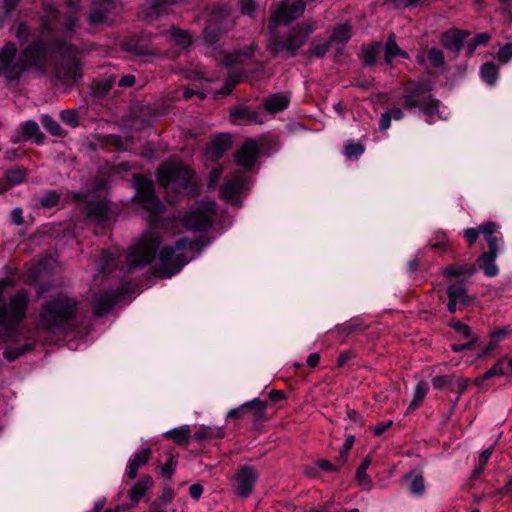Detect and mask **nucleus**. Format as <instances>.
Wrapping results in <instances>:
<instances>
[{
	"instance_id": "obj_12",
	"label": "nucleus",
	"mask_w": 512,
	"mask_h": 512,
	"mask_svg": "<svg viewBox=\"0 0 512 512\" xmlns=\"http://www.w3.org/2000/svg\"><path fill=\"white\" fill-rule=\"evenodd\" d=\"M133 179L142 207L152 214L162 212L164 205L154 193L153 181L140 174Z\"/></svg>"
},
{
	"instance_id": "obj_57",
	"label": "nucleus",
	"mask_w": 512,
	"mask_h": 512,
	"mask_svg": "<svg viewBox=\"0 0 512 512\" xmlns=\"http://www.w3.org/2000/svg\"><path fill=\"white\" fill-rule=\"evenodd\" d=\"M240 10L243 15L253 18L257 10V4L254 0H239Z\"/></svg>"
},
{
	"instance_id": "obj_63",
	"label": "nucleus",
	"mask_w": 512,
	"mask_h": 512,
	"mask_svg": "<svg viewBox=\"0 0 512 512\" xmlns=\"http://www.w3.org/2000/svg\"><path fill=\"white\" fill-rule=\"evenodd\" d=\"M467 387L468 381L466 379L458 378L455 381H453V391L457 393L455 402H457L460 399L461 395L465 392Z\"/></svg>"
},
{
	"instance_id": "obj_60",
	"label": "nucleus",
	"mask_w": 512,
	"mask_h": 512,
	"mask_svg": "<svg viewBox=\"0 0 512 512\" xmlns=\"http://www.w3.org/2000/svg\"><path fill=\"white\" fill-rule=\"evenodd\" d=\"M115 263V255L111 252H103L100 259L101 272L105 273Z\"/></svg>"
},
{
	"instance_id": "obj_10",
	"label": "nucleus",
	"mask_w": 512,
	"mask_h": 512,
	"mask_svg": "<svg viewBox=\"0 0 512 512\" xmlns=\"http://www.w3.org/2000/svg\"><path fill=\"white\" fill-rule=\"evenodd\" d=\"M50 47L53 51L71 56L72 59L65 65L60 66L56 70L57 78L64 84L71 85L82 77L81 68L78 61L74 58L77 49L74 45L68 44L65 40L55 39L51 42Z\"/></svg>"
},
{
	"instance_id": "obj_44",
	"label": "nucleus",
	"mask_w": 512,
	"mask_h": 512,
	"mask_svg": "<svg viewBox=\"0 0 512 512\" xmlns=\"http://www.w3.org/2000/svg\"><path fill=\"white\" fill-rule=\"evenodd\" d=\"M47 13L48 14L42 19V33H51L53 31V22L58 14L57 10L52 6L47 7Z\"/></svg>"
},
{
	"instance_id": "obj_13",
	"label": "nucleus",
	"mask_w": 512,
	"mask_h": 512,
	"mask_svg": "<svg viewBox=\"0 0 512 512\" xmlns=\"http://www.w3.org/2000/svg\"><path fill=\"white\" fill-rule=\"evenodd\" d=\"M305 9L306 4L302 0H297L292 4L282 2L269 18V33L277 31L281 23H289L300 18L304 14Z\"/></svg>"
},
{
	"instance_id": "obj_5",
	"label": "nucleus",
	"mask_w": 512,
	"mask_h": 512,
	"mask_svg": "<svg viewBox=\"0 0 512 512\" xmlns=\"http://www.w3.org/2000/svg\"><path fill=\"white\" fill-rule=\"evenodd\" d=\"M200 240H189L186 237L180 238L174 246H166L159 252L158 258L160 267L157 269V275L161 278H170L177 274L187 263L185 251L201 249Z\"/></svg>"
},
{
	"instance_id": "obj_62",
	"label": "nucleus",
	"mask_w": 512,
	"mask_h": 512,
	"mask_svg": "<svg viewBox=\"0 0 512 512\" xmlns=\"http://www.w3.org/2000/svg\"><path fill=\"white\" fill-rule=\"evenodd\" d=\"M480 234L481 225H479L478 227L467 228L464 230V237L469 243V245H473L477 241Z\"/></svg>"
},
{
	"instance_id": "obj_56",
	"label": "nucleus",
	"mask_w": 512,
	"mask_h": 512,
	"mask_svg": "<svg viewBox=\"0 0 512 512\" xmlns=\"http://www.w3.org/2000/svg\"><path fill=\"white\" fill-rule=\"evenodd\" d=\"M432 385L435 389H441L443 387H449L453 391V377L449 375L436 376L432 379Z\"/></svg>"
},
{
	"instance_id": "obj_55",
	"label": "nucleus",
	"mask_w": 512,
	"mask_h": 512,
	"mask_svg": "<svg viewBox=\"0 0 512 512\" xmlns=\"http://www.w3.org/2000/svg\"><path fill=\"white\" fill-rule=\"evenodd\" d=\"M428 59L434 67H442L444 65L443 52L438 48L428 50Z\"/></svg>"
},
{
	"instance_id": "obj_34",
	"label": "nucleus",
	"mask_w": 512,
	"mask_h": 512,
	"mask_svg": "<svg viewBox=\"0 0 512 512\" xmlns=\"http://www.w3.org/2000/svg\"><path fill=\"white\" fill-rule=\"evenodd\" d=\"M474 265L470 264H456L450 265L443 270V275L446 278L458 277V276H471L475 272Z\"/></svg>"
},
{
	"instance_id": "obj_53",
	"label": "nucleus",
	"mask_w": 512,
	"mask_h": 512,
	"mask_svg": "<svg viewBox=\"0 0 512 512\" xmlns=\"http://www.w3.org/2000/svg\"><path fill=\"white\" fill-rule=\"evenodd\" d=\"M176 4V0H155L152 9L156 14L169 13L170 7Z\"/></svg>"
},
{
	"instance_id": "obj_7",
	"label": "nucleus",
	"mask_w": 512,
	"mask_h": 512,
	"mask_svg": "<svg viewBox=\"0 0 512 512\" xmlns=\"http://www.w3.org/2000/svg\"><path fill=\"white\" fill-rule=\"evenodd\" d=\"M156 176L157 183L168 193L170 191L181 193L187 189L192 178V171L180 162L169 160L158 168Z\"/></svg>"
},
{
	"instance_id": "obj_2",
	"label": "nucleus",
	"mask_w": 512,
	"mask_h": 512,
	"mask_svg": "<svg viewBox=\"0 0 512 512\" xmlns=\"http://www.w3.org/2000/svg\"><path fill=\"white\" fill-rule=\"evenodd\" d=\"M13 286L10 278L0 279V337L4 340L18 334V325L26 317L29 296L25 290H18L8 301L5 290Z\"/></svg>"
},
{
	"instance_id": "obj_17",
	"label": "nucleus",
	"mask_w": 512,
	"mask_h": 512,
	"mask_svg": "<svg viewBox=\"0 0 512 512\" xmlns=\"http://www.w3.org/2000/svg\"><path fill=\"white\" fill-rule=\"evenodd\" d=\"M230 119L234 124H261L263 119L259 110L249 106H239L230 111Z\"/></svg>"
},
{
	"instance_id": "obj_14",
	"label": "nucleus",
	"mask_w": 512,
	"mask_h": 512,
	"mask_svg": "<svg viewBox=\"0 0 512 512\" xmlns=\"http://www.w3.org/2000/svg\"><path fill=\"white\" fill-rule=\"evenodd\" d=\"M257 478L258 473L254 467L249 465L242 466L234 477L233 487L236 493L243 498L250 496Z\"/></svg>"
},
{
	"instance_id": "obj_4",
	"label": "nucleus",
	"mask_w": 512,
	"mask_h": 512,
	"mask_svg": "<svg viewBox=\"0 0 512 512\" xmlns=\"http://www.w3.org/2000/svg\"><path fill=\"white\" fill-rule=\"evenodd\" d=\"M316 30L314 20H306L291 27L286 34L270 33L267 49L273 56L284 55L295 57L300 49L306 45L311 34Z\"/></svg>"
},
{
	"instance_id": "obj_25",
	"label": "nucleus",
	"mask_w": 512,
	"mask_h": 512,
	"mask_svg": "<svg viewBox=\"0 0 512 512\" xmlns=\"http://www.w3.org/2000/svg\"><path fill=\"white\" fill-rule=\"evenodd\" d=\"M498 226L494 222H486L481 224V234L488 243V251H499L500 238L497 236Z\"/></svg>"
},
{
	"instance_id": "obj_29",
	"label": "nucleus",
	"mask_w": 512,
	"mask_h": 512,
	"mask_svg": "<svg viewBox=\"0 0 512 512\" xmlns=\"http://www.w3.org/2000/svg\"><path fill=\"white\" fill-rule=\"evenodd\" d=\"M403 481L407 484V487L412 494L417 496L424 494L425 482L421 473L412 471L403 477Z\"/></svg>"
},
{
	"instance_id": "obj_6",
	"label": "nucleus",
	"mask_w": 512,
	"mask_h": 512,
	"mask_svg": "<svg viewBox=\"0 0 512 512\" xmlns=\"http://www.w3.org/2000/svg\"><path fill=\"white\" fill-rule=\"evenodd\" d=\"M160 244L161 239L157 232L153 230L145 232L127 252L126 262L129 269L143 268L150 264Z\"/></svg>"
},
{
	"instance_id": "obj_39",
	"label": "nucleus",
	"mask_w": 512,
	"mask_h": 512,
	"mask_svg": "<svg viewBox=\"0 0 512 512\" xmlns=\"http://www.w3.org/2000/svg\"><path fill=\"white\" fill-rule=\"evenodd\" d=\"M504 360H499L497 363H495L489 370H487L481 377L477 378L475 380V384L477 386L482 385V383L485 380L491 379L496 376H502L504 375Z\"/></svg>"
},
{
	"instance_id": "obj_28",
	"label": "nucleus",
	"mask_w": 512,
	"mask_h": 512,
	"mask_svg": "<svg viewBox=\"0 0 512 512\" xmlns=\"http://www.w3.org/2000/svg\"><path fill=\"white\" fill-rule=\"evenodd\" d=\"M21 133L26 140H33L38 145L44 143L45 135L40 131L37 122L33 120L25 121L21 125Z\"/></svg>"
},
{
	"instance_id": "obj_42",
	"label": "nucleus",
	"mask_w": 512,
	"mask_h": 512,
	"mask_svg": "<svg viewBox=\"0 0 512 512\" xmlns=\"http://www.w3.org/2000/svg\"><path fill=\"white\" fill-rule=\"evenodd\" d=\"M255 47L254 45H250L245 48L243 51H238L234 54H225L223 56L222 62L225 66H232L236 62L240 61V56L244 55L245 57H250L254 54Z\"/></svg>"
},
{
	"instance_id": "obj_54",
	"label": "nucleus",
	"mask_w": 512,
	"mask_h": 512,
	"mask_svg": "<svg viewBox=\"0 0 512 512\" xmlns=\"http://www.w3.org/2000/svg\"><path fill=\"white\" fill-rule=\"evenodd\" d=\"M364 152V147L360 143H349L345 146L344 155L348 159L357 158Z\"/></svg>"
},
{
	"instance_id": "obj_27",
	"label": "nucleus",
	"mask_w": 512,
	"mask_h": 512,
	"mask_svg": "<svg viewBox=\"0 0 512 512\" xmlns=\"http://www.w3.org/2000/svg\"><path fill=\"white\" fill-rule=\"evenodd\" d=\"M154 482L150 475L143 476L137 481L129 491V498L132 502L137 503L152 488Z\"/></svg>"
},
{
	"instance_id": "obj_49",
	"label": "nucleus",
	"mask_w": 512,
	"mask_h": 512,
	"mask_svg": "<svg viewBox=\"0 0 512 512\" xmlns=\"http://www.w3.org/2000/svg\"><path fill=\"white\" fill-rule=\"evenodd\" d=\"M61 120L67 125L75 128L79 126L78 112L74 109H66L60 112Z\"/></svg>"
},
{
	"instance_id": "obj_24",
	"label": "nucleus",
	"mask_w": 512,
	"mask_h": 512,
	"mask_svg": "<svg viewBox=\"0 0 512 512\" xmlns=\"http://www.w3.org/2000/svg\"><path fill=\"white\" fill-rule=\"evenodd\" d=\"M289 101L287 95L277 93L267 97L263 101V106L267 112L275 114L286 109L289 105Z\"/></svg>"
},
{
	"instance_id": "obj_18",
	"label": "nucleus",
	"mask_w": 512,
	"mask_h": 512,
	"mask_svg": "<svg viewBox=\"0 0 512 512\" xmlns=\"http://www.w3.org/2000/svg\"><path fill=\"white\" fill-rule=\"evenodd\" d=\"M245 186V180L240 172H236L230 179H227L221 187V196L230 202H235L239 193Z\"/></svg>"
},
{
	"instance_id": "obj_41",
	"label": "nucleus",
	"mask_w": 512,
	"mask_h": 512,
	"mask_svg": "<svg viewBox=\"0 0 512 512\" xmlns=\"http://www.w3.org/2000/svg\"><path fill=\"white\" fill-rule=\"evenodd\" d=\"M427 391H428V386H427L426 382L421 381L416 385L413 400L409 404L410 410H415L416 408L419 407L421 402L424 400V398L427 394Z\"/></svg>"
},
{
	"instance_id": "obj_8",
	"label": "nucleus",
	"mask_w": 512,
	"mask_h": 512,
	"mask_svg": "<svg viewBox=\"0 0 512 512\" xmlns=\"http://www.w3.org/2000/svg\"><path fill=\"white\" fill-rule=\"evenodd\" d=\"M431 87L424 83H411L406 88L403 106L406 109L418 108L428 118L439 112L440 101L428 94Z\"/></svg>"
},
{
	"instance_id": "obj_35",
	"label": "nucleus",
	"mask_w": 512,
	"mask_h": 512,
	"mask_svg": "<svg viewBox=\"0 0 512 512\" xmlns=\"http://www.w3.org/2000/svg\"><path fill=\"white\" fill-rule=\"evenodd\" d=\"M231 145V139L226 134L216 136L210 145V150L213 152V156L219 158L222 154L229 149Z\"/></svg>"
},
{
	"instance_id": "obj_36",
	"label": "nucleus",
	"mask_w": 512,
	"mask_h": 512,
	"mask_svg": "<svg viewBox=\"0 0 512 512\" xmlns=\"http://www.w3.org/2000/svg\"><path fill=\"white\" fill-rule=\"evenodd\" d=\"M108 206L103 201L91 202L87 207V215L90 218H95L98 221L106 217Z\"/></svg>"
},
{
	"instance_id": "obj_21",
	"label": "nucleus",
	"mask_w": 512,
	"mask_h": 512,
	"mask_svg": "<svg viewBox=\"0 0 512 512\" xmlns=\"http://www.w3.org/2000/svg\"><path fill=\"white\" fill-rule=\"evenodd\" d=\"M118 293L114 291H103L97 294L92 302L96 315L102 316L106 314L118 299Z\"/></svg>"
},
{
	"instance_id": "obj_64",
	"label": "nucleus",
	"mask_w": 512,
	"mask_h": 512,
	"mask_svg": "<svg viewBox=\"0 0 512 512\" xmlns=\"http://www.w3.org/2000/svg\"><path fill=\"white\" fill-rule=\"evenodd\" d=\"M175 461L173 457H169L161 467V472L164 477L170 478L174 473Z\"/></svg>"
},
{
	"instance_id": "obj_26",
	"label": "nucleus",
	"mask_w": 512,
	"mask_h": 512,
	"mask_svg": "<svg viewBox=\"0 0 512 512\" xmlns=\"http://www.w3.org/2000/svg\"><path fill=\"white\" fill-rule=\"evenodd\" d=\"M244 409L247 415H250L253 421H260L266 418L267 402L259 398L244 403Z\"/></svg>"
},
{
	"instance_id": "obj_30",
	"label": "nucleus",
	"mask_w": 512,
	"mask_h": 512,
	"mask_svg": "<svg viewBox=\"0 0 512 512\" xmlns=\"http://www.w3.org/2000/svg\"><path fill=\"white\" fill-rule=\"evenodd\" d=\"M380 51V42H372L370 44L363 45L359 55L362 64L364 66H373L376 63Z\"/></svg>"
},
{
	"instance_id": "obj_51",
	"label": "nucleus",
	"mask_w": 512,
	"mask_h": 512,
	"mask_svg": "<svg viewBox=\"0 0 512 512\" xmlns=\"http://www.w3.org/2000/svg\"><path fill=\"white\" fill-rule=\"evenodd\" d=\"M331 45H332V43L330 42V40L325 43L315 45L314 47H311L310 49H308L307 56L309 58H312V57L322 58L329 51Z\"/></svg>"
},
{
	"instance_id": "obj_11",
	"label": "nucleus",
	"mask_w": 512,
	"mask_h": 512,
	"mask_svg": "<svg viewBox=\"0 0 512 512\" xmlns=\"http://www.w3.org/2000/svg\"><path fill=\"white\" fill-rule=\"evenodd\" d=\"M215 213L214 202H201L182 216L181 223L190 231H205L212 225Z\"/></svg>"
},
{
	"instance_id": "obj_19",
	"label": "nucleus",
	"mask_w": 512,
	"mask_h": 512,
	"mask_svg": "<svg viewBox=\"0 0 512 512\" xmlns=\"http://www.w3.org/2000/svg\"><path fill=\"white\" fill-rule=\"evenodd\" d=\"M113 8V3L108 0H101L100 2L94 3L92 11L89 15L90 23L93 25L102 23L110 24L112 22L110 15L112 14Z\"/></svg>"
},
{
	"instance_id": "obj_40",
	"label": "nucleus",
	"mask_w": 512,
	"mask_h": 512,
	"mask_svg": "<svg viewBox=\"0 0 512 512\" xmlns=\"http://www.w3.org/2000/svg\"><path fill=\"white\" fill-rule=\"evenodd\" d=\"M371 464V459L369 456H366L361 464L359 465L357 472H356V479L359 482V484L363 487H369L371 484V480L366 474V470L368 469L369 465Z\"/></svg>"
},
{
	"instance_id": "obj_52",
	"label": "nucleus",
	"mask_w": 512,
	"mask_h": 512,
	"mask_svg": "<svg viewBox=\"0 0 512 512\" xmlns=\"http://www.w3.org/2000/svg\"><path fill=\"white\" fill-rule=\"evenodd\" d=\"M14 36L21 43H25L30 38V30L24 22H19L14 27Z\"/></svg>"
},
{
	"instance_id": "obj_33",
	"label": "nucleus",
	"mask_w": 512,
	"mask_h": 512,
	"mask_svg": "<svg viewBox=\"0 0 512 512\" xmlns=\"http://www.w3.org/2000/svg\"><path fill=\"white\" fill-rule=\"evenodd\" d=\"M351 26L348 23L337 25L330 37L332 44L345 45L351 38Z\"/></svg>"
},
{
	"instance_id": "obj_3",
	"label": "nucleus",
	"mask_w": 512,
	"mask_h": 512,
	"mask_svg": "<svg viewBox=\"0 0 512 512\" xmlns=\"http://www.w3.org/2000/svg\"><path fill=\"white\" fill-rule=\"evenodd\" d=\"M78 301L65 294H58L42 304L39 312L41 328L56 333L64 330L75 317Z\"/></svg>"
},
{
	"instance_id": "obj_38",
	"label": "nucleus",
	"mask_w": 512,
	"mask_h": 512,
	"mask_svg": "<svg viewBox=\"0 0 512 512\" xmlns=\"http://www.w3.org/2000/svg\"><path fill=\"white\" fill-rule=\"evenodd\" d=\"M480 72L482 79L488 84L493 85L497 80L499 70L494 63L487 62L482 65Z\"/></svg>"
},
{
	"instance_id": "obj_22",
	"label": "nucleus",
	"mask_w": 512,
	"mask_h": 512,
	"mask_svg": "<svg viewBox=\"0 0 512 512\" xmlns=\"http://www.w3.org/2000/svg\"><path fill=\"white\" fill-rule=\"evenodd\" d=\"M152 455V450L150 448H145L139 453H136L133 458L129 461L127 466V477L129 479H134L137 476V472L139 468L146 465L150 460Z\"/></svg>"
},
{
	"instance_id": "obj_1",
	"label": "nucleus",
	"mask_w": 512,
	"mask_h": 512,
	"mask_svg": "<svg viewBox=\"0 0 512 512\" xmlns=\"http://www.w3.org/2000/svg\"><path fill=\"white\" fill-rule=\"evenodd\" d=\"M48 67V48L41 41H33L18 52L14 42L0 49V76L7 82H18L24 74L44 76Z\"/></svg>"
},
{
	"instance_id": "obj_47",
	"label": "nucleus",
	"mask_w": 512,
	"mask_h": 512,
	"mask_svg": "<svg viewBox=\"0 0 512 512\" xmlns=\"http://www.w3.org/2000/svg\"><path fill=\"white\" fill-rule=\"evenodd\" d=\"M429 247L439 253H444L448 249V240L444 233H439L435 238L429 241Z\"/></svg>"
},
{
	"instance_id": "obj_32",
	"label": "nucleus",
	"mask_w": 512,
	"mask_h": 512,
	"mask_svg": "<svg viewBox=\"0 0 512 512\" xmlns=\"http://www.w3.org/2000/svg\"><path fill=\"white\" fill-rule=\"evenodd\" d=\"M164 437L171 439L178 445H183L188 442L191 436L190 427L188 425H181L177 428L165 432Z\"/></svg>"
},
{
	"instance_id": "obj_48",
	"label": "nucleus",
	"mask_w": 512,
	"mask_h": 512,
	"mask_svg": "<svg viewBox=\"0 0 512 512\" xmlns=\"http://www.w3.org/2000/svg\"><path fill=\"white\" fill-rule=\"evenodd\" d=\"M60 196L55 190H50L40 198L39 203L44 208H52L59 203Z\"/></svg>"
},
{
	"instance_id": "obj_37",
	"label": "nucleus",
	"mask_w": 512,
	"mask_h": 512,
	"mask_svg": "<svg viewBox=\"0 0 512 512\" xmlns=\"http://www.w3.org/2000/svg\"><path fill=\"white\" fill-rule=\"evenodd\" d=\"M43 127L53 136H62L64 131L60 124L48 114H43L40 118Z\"/></svg>"
},
{
	"instance_id": "obj_45",
	"label": "nucleus",
	"mask_w": 512,
	"mask_h": 512,
	"mask_svg": "<svg viewBox=\"0 0 512 512\" xmlns=\"http://www.w3.org/2000/svg\"><path fill=\"white\" fill-rule=\"evenodd\" d=\"M27 173L25 169L15 168L6 171L5 178L12 185H18L26 179Z\"/></svg>"
},
{
	"instance_id": "obj_9",
	"label": "nucleus",
	"mask_w": 512,
	"mask_h": 512,
	"mask_svg": "<svg viewBox=\"0 0 512 512\" xmlns=\"http://www.w3.org/2000/svg\"><path fill=\"white\" fill-rule=\"evenodd\" d=\"M232 9L228 5H220L213 9L212 17L204 29V42L215 44L220 37L235 26Z\"/></svg>"
},
{
	"instance_id": "obj_58",
	"label": "nucleus",
	"mask_w": 512,
	"mask_h": 512,
	"mask_svg": "<svg viewBox=\"0 0 512 512\" xmlns=\"http://www.w3.org/2000/svg\"><path fill=\"white\" fill-rule=\"evenodd\" d=\"M492 449L493 447L487 448L480 454L478 459L479 466L473 472L474 477H477L482 473L483 467L486 465V463L488 462L489 458L492 455Z\"/></svg>"
},
{
	"instance_id": "obj_50",
	"label": "nucleus",
	"mask_w": 512,
	"mask_h": 512,
	"mask_svg": "<svg viewBox=\"0 0 512 512\" xmlns=\"http://www.w3.org/2000/svg\"><path fill=\"white\" fill-rule=\"evenodd\" d=\"M171 37L177 45L182 46V47H187L191 43L190 35L187 32L182 31V30L172 28Z\"/></svg>"
},
{
	"instance_id": "obj_46",
	"label": "nucleus",
	"mask_w": 512,
	"mask_h": 512,
	"mask_svg": "<svg viewBox=\"0 0 512 512\" xmlns=\"http://www.w3.org/2000/svg\"><path fill=\"white\" fill-rule=\"evenodd\" d=\"M490 40L488 33H479L471 41L466 44V50L468 55H472L478 46L485 45Z\"/></svg>"
},
{
	"instance_id": "obj_20",
	"label": "nucleus",
	"mask_w": 512,
	"mask_h": 512,
	"mask_svg": "<svg viewBox=\"0 0 512 512\" xmlns=\"http://www.w3.org/2000/svg\"><path fill=\"white\" fill-rule=\"evenodd\" d=\"M470 35L468 31L451 29L443 33L441 37L442 45L455 53H458L463 46L464 40Z\"/></svg>"
},
{
	"instance_id": "obj_23",
	"label": "nucleus",
	"mask_w": 512,
	"mask_h": 512,
	"mask_svg": "<svg viewBox=\"0 0 512 512\" xmlns=\"http://www.w3.org/2000/svg\"><path fill=\"white\" fill-rule=\"evenodd\" d=\"M499 251H487L482 253L478 259L477 264L484 274L488 277H494L498 274V268L495 264V259Z\"/></svg>"
},
{
	"instance_id": "obj_61",
	"label": "nucleus",
	"mask_w": 512,
	"mask_h": 512,
	"mask_svg": "<svg viewBox=\"0 0 512 512\" xmlns=\"http://www.w3.org/2000/svg\"><path fill=\"white\" fill-rule=\"evenodd\" d=\"M512 59V43H507L500 47L498 51V60L502 63H508Z\"/></svg>"
},
{
	"instance_id": "obj_43",
	"label": "nucleus",
	"mask_w": 512,
	"mask_h": 512,
	"mask_svg": "<svg viewBox=\"0 0 512 512\" xmlns=\"http://www.w3.org/2000/svg\"><path fill=\"white\" fill-rule=\"evenodd\" d=\"M33 349V345L26 343L20 347L17 348H9L6 349L3 353V356L8 361L12 362L15 361L20 356L26 354L27 352L31 351Z\"/></svg>"
},
{
	"instance_id": "obj_59",
	"label": "nucleus",
	"mask_w": 512,
	"mask_h": 512,
	"mask_svg": "<svg viewBox=\"0 0 512 512\" xmlns=\"http://www.w3.org/2000/svg\"><path fill=\"white\" fill-rule=\"evenodd\" d=\"M450 326L453 329H455L457 332L462 334L463 337H465L466 339L474 338L470 327L468 325L462 323L461 321L453 320V321H451Z\"/></svg>"
},
{
	"instance_id": "obj_15",
	"label": "nucleus",
	"mask_w": 512,
	"mask_h": 512,
	"mask_svg": "<svg viewBox=\"0 0 512 512\" xmlns=\"http://www.w3.org/2000/svg\"><path fill=\"white\" fill-rule=\"evenodd\" d=\"M448 304L447 308L451 313L463 310L471 302L470 296L463 282L453 283L447 288Z\"/></svg>"
},
{
	"instance_id": "obj_31",
	"label": "nucleus",
	"mask_w": 512,
	"mask_h": 512,
	"mask_svg": "<svg viewBox=\"0 0 512 512\" xmlns=\"http://www.w3.org/2000/svg\"><path fill=\"white\" fill-rule=\"evenodd\" d=\"M395 57L407 58L408 54L400 49L395 36L391 34L385 43L384 61L386 64H390Z\"/></svg>"
},
{
	"instance_id": "obj_16",
	"label": "nucleus",
	"mask_w": 512,
	"mask_h": 512,
	"mask_svg": "<svg viewBox=\"0 0 512 512\" xmlns=\"http://www.w3.org/2000/svg\"><path fill=\"white\" fill-rule=\"evenodd\" d=\"M260 154V147L253 139H247L241 148L235 153V161L238 166L250 169L256 163Z\"/></svg>"
}]
</instances>
